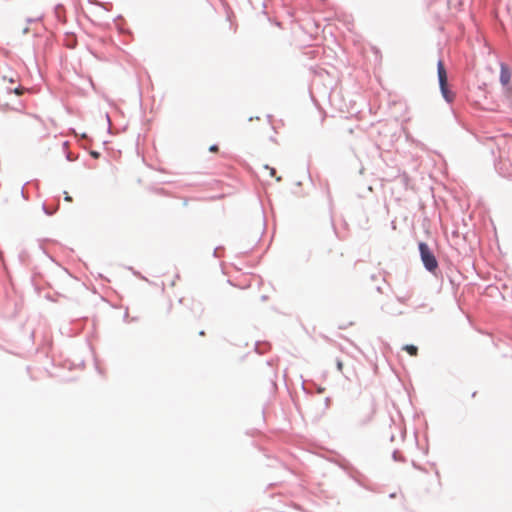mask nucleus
Returning <instances> with one entry per match:
<instances>
[{"mask_svg":"<svg viewBox=\"0 0 512 512\" xmlns=\"http://www.w3.org/2000/svg\"><path fill=\"white\" fill-rule=\"evenodd\" d=\"M437 72L441 93L447 102H452L454 100L455 95L448 89L447 72L442 60H439L437 63Z\"/></svg>","mask_w":512,"mask_h":512,"instance_id":"f257e3e1","label":"nucleus"},{"mask_svg":"<svg viewBox=\"0 0 512 512\" xmlns=\"http://www.w3.org/2000/svg\"><path fill=\"white\" fill-rule=\"evenodd\" d=\"M437 72L441 93L447 102H452L454 100L455 95L448 89L447 72L442 60H439L437 63Z\"/></svg>","mask_w":512,"mask_h":512,"instance_id":"f03ea898","label":"nucleus"},{"mask_svg":"<svg viewBox=\"0 0 512 512\" xmlns=\"http://www.w3.org/2000/svg\"><path fill=\"white\" fill-rule=\"evenodd\" d=\"M419 250L425 268L430 272H434L438 267V262L433 253L430 251L428 245L424 242H421L419 244Z\"/></svg>","mask_w":512,"mask_h":512,"instance_id":"7ed1b4c3","label":"nucleus"},{"mask_svg":"<svg viewBox=\"0 0 512 512\" xmlns=\"http://www.w3.org/2000/svg\"><path fill=\"white\" fill-rule=\"evenodd\" d=\"M511 79V73L506 65H501L500 81L503 85H507Z\"/></svg>","mask_w":512,"mask_h":512,"instance_id":"20e7f679","label":"nucleus"},{"mask_svg":"<svg viewBox=\"0 0 512 512\" xmlns=\"http://www.w3.org/2000/svg\"><path fill=\"white\" fill-rule=\"evenodd\" d=\"M374 414H375V408L373 405H371L367 411V413H365L364 415L361 416L360 418V421L362 423H367V422H370L373 417H374Z\"/></svg>","mask_w":512,"mask_h":512,"instance_id":"39448f33","label":"nucleus"},{"mask_svg":"<svg viewBox=\"0 0 512 512\" xmlns=\"http://www.w3.org/2000/svg\"><path fill=\"white\" fill-rule=\"evenodd\" d=\"M403 350H405L411 356H417L418 354V348L412 344L403 346Z\"/></svg>","mask_w":512,"mask_h":512,"instance_id":"423d86ee","label":"nucleus"},{"mask_svg":"<svg viewBox=\"0 0 512 512\" xmlns=\"http://www.w3.org/2000/svg\"><path fill=\"white\" fill-rule=\"evenodd\" d=\"M265 169L269 171L270 176H272V177H274V176H275L276 171H275V169H274V168L269 167V166H267V165H266V166H265Z\"/></svg>","mask_w":512,"mask_h":512,"instance_id":"0eeeda50","label":"nucleus"},{"mask_svg":"<svg viewBox=\"0 0 512 512\" xmlns=\"http://www.w3.org/2000/svg\"><path fill=\"white\" fill-rule=\"evenodd\" d=\"M336 365H337L338 371L342 372V370H343V362L341 360H337Z\"/></svg>","mask_w":512,"mask_h":512,"instance_id":"6e6552de","label":"nucleus"},{"mask_svg":"<svg viewBox=\"0 0 512 512\" xmlns=\"http://www.w3.org/2000/svg\"><path fill=\"white\" fill-rule=\"evenodd\" d=\"M14 92H15L16 95H22L23 92H24V89L23 88H16L14 90Z\"/></svg>","mask_w":512,"mask_h":512,"instance_id":"1a4fd4ad","label":"nucleus"},{"mask_svg":"<svg viewBox=\"0 0 512 512\" xmlns=\"http://www.w3.org/2000/svg\"><path fill=\"white\" fill-rule=\"evenodd\" d=\"M211 152H217L218 151V146L216 145H212L209 149Z\"/></svg>","mask_w":512,"mask_h":512,"instance_id":"9d476101","label":"nucleus"},{"mask_svg":"<svg viewBox=\"0 0 512 512\" xmlns=\"http://www.w3.org/2000/svg\"><path fill=\"white\" fill-rule=\"evenodd\" d=\"M65 200L68 202L72 201V198L69 196V194L67 192L65 193Z\"/></svg>","mask_w":512,"mask_h":512,"instance_id":"9b49d317","label":"nucleus"}]
</instances>
